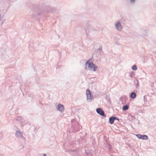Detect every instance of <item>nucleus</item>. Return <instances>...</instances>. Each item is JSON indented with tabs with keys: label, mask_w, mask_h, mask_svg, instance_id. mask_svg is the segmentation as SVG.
Listing matches in <instances>:
<instances>
[{
	"label": "nucleus",
	"mask_w": 156,
	"mask_h": 156,
	"mask_svg": "<svg viewBox=\"0 0 156 156\" xmlns=\"http://www.w3.org/2000/svg\"><path fill=\"white\" fill-rule=\"evenodd\" d=\"M87 98V99H91V93L89 90H87L86 91Z\"/></svg>",
	"instance_id": "nucleus-4"
},
{
	"label": "nucleus",
	"mask_w": 156,
	"mask_h": 156,
	"mask_svg": "<svg viewBox=\"0 0 156 156\" xmlns=\"http://www.w3.org/2000/svg\"><path fill=\"white\" fill-rule=\"evenodd\" d=\"M44 156H46V154H44Z\"/></svg>",
	"instance_id": "nucleus-12"
},
{
	"label": "nucleus",
	"mask_w": 156,
	"mask_h": 156,
	"mask_svg": "<svg viewBox=\"0 0 156 156\" xmlns=\"http://www.w3.org/2000/svg\"><path fill=\"white\" fill-rule=\"evenodd\" d=\"M86 65L87 66L89 70L92 71H96L97 68V66H96L92 62H90L89 60L87 62Z\"/></svg>",
	"instance_id": "nucleus-1"
},
{
	"label": "nucleus",
	"mask_w": 156,
	"mask_h": 156,
	"mask_svg": "<svg viewBox=\"0 0 156 156\" xmlns=\"http://www.w3.org/2000/svg\"><path fill=\"white\" fill-rule=\"evenodd\" d=\"M58 109L61 112H62L64 110L63 106L61 104H58Z\"/></svg>",
	"instance_id": "nucleus-5"
},
{
	"label": "nucleus",
	"mask_w": 156,
	"mask_h": 156,
	"mask_svg": "<svg viewBox=\"0 0 156 156\" xmlns=\"http://www.w3.org/2000/svg\"><path fill=\"white\" fill-rule=\"evenodd\" d=\"M128 107L127 105H125L123 106V110H127L128 109Z\"/></svg>",
	"instance_id": "nucleus-9"
},
{
	"label": "nucleus",
	"mask_w": 156,
	"mask_h": 156,
	"mask_svg": "<svg viewBox=\"0 0 156 156\" xmlns=\"http://www.w3.org/2000/svg\"><path fill=\"white\" fill-rule=\"evenodd\" d=\"M130 0L132 2H133L135 1V0Z\"/></svg>",
	"instance_id": "nucleus-11"
},
{
	"label": "nucleus",
	"mask_w": 156,
	"mask_h": 156,
	"mask_svg": "<svg viewBox=\"0 0 156 156\" xmlns=\"http://www.w3.org/2000/svg\"><path fill=\"white\" fill-rule=\"evenodd\" d=\"M136 136L140 139L147 140L148 139V136L145 135H142L140 134H137Z\"/></svg>",
	"instance_id": "nucleus-2"
},
{
	"label": "nucleus",
	"mask_w": 156,
	"mask_h": 156,
	"mask_svg": "<svg viewBox=\"0 0 156 156\" xmlns=\"http://www.w3.org/2000/svg\"><path fill=\"white\" fill-rule=\"evenodd\" d=\"M130 96L132 98L134 99L136 96V94L135 92H132L131 93Z\"/></svg>",
	"instance_id": "nucleus-8"
},
{
	"label": "nucleus",
	"mask_w": 156,
	"mask_h": 156,
	"mask_svg": "<svg viewBox=\"0 0 156 156\" xmlns=\"http://www.w3.org/2000/svg\"><path fill=\"white\" fill-rule=\"evenodd\" d=\"M115 118L114 117H112L110 118L109 119V122L111 124L113 123L115 120Z\"/></svg>",
	"instance_id": "nucleus-7"
},
{
	"label": "nucleus",
	"mask_w": 156,
	"mask_h": 156,
	"mask_svg": "<svg viewBox=\"0 0 156 156\" xmlns=\"http://www.w3.org/2000/svg\"><path fill=\"white\" fill-rule=\"evenodd\" d=\"M132 69L133 70H136L137 69L136 66L135 65H134L132 67Z\"/></svg>",
	"instance_id": "nucleus-10"
},
{
	"label": "nucleus",
	"mask_w": 156,
	"mask_h": 156,
	"mask_svg": "<svg viewBox=\"0 0 156 156\" xmlns=\"http://www.w3.org/2000/svg\"><path fill=\"white\" fill-rule=\"evenodd\" d=\"M115 26L118 30H120L122 29L121 26L119 22H118L116 23Z\"/></svg>",
	"instance_id": "nucleus-6"
},
{
	"label": "nucleus",
	"mask_w": 156,
	"mask_h": 156,
	"mask_svg": "<svg viewBox=\"0 0 156 156\" xmlns=\"http://www.w3.org/2000/svg\"><path fill=\"white\" fill-rule=\"evenodd\" d=\"M97 112L101 116H104V111L101 108H99L96 109Z\"/></svg>",
	"instance_id": "nucleus-3"
}]
</instances>
